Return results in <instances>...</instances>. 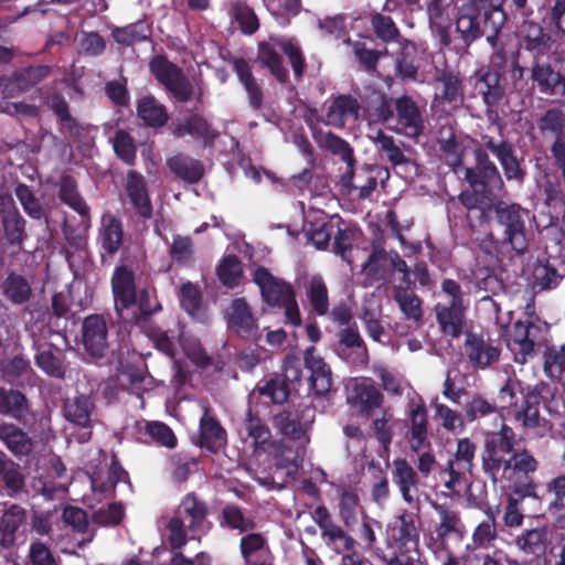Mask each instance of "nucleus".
Masks as SVG:
<instances>
[{
    "label": "nucleus",
    "mask_w": 565,
    "mask_h": 565,
    "mask_svg": "<svg viewBox=\"0 0 565 565\" xmlns=\"http://www.w3.org/2000/svg\"><path fill=\"white\" fill-rule=\"evenodd\" d=\"M514 437L513 429L502 425L498 433L488 435L486 439L482 465L494 483L511 482L519 472L530 473L537 468V461L526 450H513Z\"/></svg>",
    "instance_id": "f257e3e1"
},
{
    "label": "nucleus",
    "mask_w": 565,
    "mask_h": 565,
    "mask_svg": "<svg viewBox=\"0 0 565 565\" xmlns=\"http://www.w3.org/2000/svg\"><path fill=\"white\" fill-rule=\"evenodd\" d=\"M499 398L502 407H509L514 419L524 428L534 429L540 437L551 429L548 423L540 417L537 396L525 393L519 380L509 379L501 387Z\"/></svg>",
    "instance_id": "f03ea898"
},
{
    "label": "nucleus",
    "mask_w": 565,
    "mask_h": 565,
    "mask_svg": "<svg viewBox=\"0 0 565 565\" xmlns=\"http://www.w3.org/2000/svg\"><path fill=\"white\" fill-rule=\"evenodd\" d=\"M111 285L115 309L124 321H136L139 315L147 316L152 311L149 291L142 290L137 302L132 271L127 267H118L115 270Z\"/></svg>",
    "instance_id": "7ed1b4c3"
},
{
    "label": "nucleus",
    "mask_w": 565,
    "mask_h": 565,
    "mask_svg": "<svg viewBox=\"0 0 565 565\" xmlns=\"http://www.w3.org/2000/svg\"><path fill=\"white\" fill-rule=\"evenodd\" d=\"M254 281L258 286L266 303L284 309L286 322L292 326L301 323L299 307L290 285L275 277L265 267H257L255 269Z\"/></svg>",
    "instance_id": "20e7f679"
},
{
    "label": "nucleus",
    "mask_w": 565,
    "mask_h": 565,
    "mask_svg": "<svg viewBox=\"0 0 565 565\" xmlns=\"http://www.w3.org/2000/svg\"><path fill=\"white\" fill-rule=\"evenodd\" d=\"M279 52H284L288 56L295 74L301 76L305 62L300 46L294 39L270 38L269 41L260 43L258 58L279 82H285L288 71L282 64Z\"/></svg>",
    "instance_id": "39448f33"
},
{
    "label": "nucleus",
    "mask_w": 565,
    "mask_h": 565,
    "mask_svg": "<svg viewBox=\"0 0 565 565\" xmlns=\"http://www.w3.org/2000/svg\"><path fill=\"white\" fill-rule=\"evenodd\" d=\"M150 339L159 351L173 360L180 381H184L186 374L177 359L179 348L183 351L186 359L198 367H204L210 362V358L202 349L200 342L195 338L186 335L183 330L179 331L177 341H174V335H169L167 332L161 330L152 331L150 333Z\"/></svg>",
    "instance_id": "423d86ee"
},
{
    "label": "nucleus",
    "mask_w": 565,
    "mask_h": 565,
    "mask_svg": "<svg viewBox=\"0 0 565 565\" xmlns=\"http://www.w3.org/2000/svg\"><path fill=\"white\" fill-rule=\"evenodd\" d=\"M443 294L447 300L436 306L437 321L441 330L454 338L460 335L465 321V306L460 286L451 279L444 280Z\"/></svg>",
    "instance_id": "0eeeda50"
},
{
    "label": "nucleus",
    "mask_w": 565,
    "mask_h": 565,
    "mask_svg": "<svg viewBox=\"0 0 565 565\" xmlns=\"http://www.w3.org/2000/svg\"><path fill=\"white\" fill-rule=\"evenodd\" d=\"M277 427L285 437L296 444L295 454L278 462L277 472H285L288 478L294 479L302 461L305 448L310 441L309 424L300 423L290 415H280L277 418Z\"/></svg>",
    "instance_id": "6e6552de"
},
{
    "label": "nucleus",
    "mask_w": 565,
    "mask_h": 565,
    "mask_svg": "<svg viewBox=\"0 0 565 565\" xmlns=\"http://www.w3.org/2000/svg\"><path fill=\"white\" fill-rule=\"evenodd\" d=\"M418 539L419 532L414 515L407 511H402L393 521L387 523L385 529L386 545L393 548L395 553L390 564L398 563L397 554L416 550Z\"/></svg>",
    "instance_id": "1a4fd4ad"
},
{
    "label": "nucleus",
    "mask_w": 565,
    "mask_h": 565,
    "mask_svg": "<svg viewBox=\"0 0 565 565\" xmlns=\"http://www.w3.org/2000/svg\"><path fill=\"white\" fill-rule=\"evenodd\" d=\"M541 327L532 317L516 321L508 332V347L514 354L515 362L523 364L535 354V345Z\"/></svg>",
    "instance_id": "9d476101"
},
{
    "label": "nucleus",
    "mask_w": 565,
    "mask_h": 565,
    "mask_svg": "<svg viewBox=\"0 0 565 565\" xmlns=\"http://www.w3.org/2000/svg\"><path fill=\"white\" fill-rule=\"evenodd\" d=\"M476 445L469 438H460L457 441V449L454 459L447 466L448 480L445 487L452 492H459L458 487L466 475L470 473L473 467Z\"/></svg>",
    "instance_id": "9b49d317"
},
{
    "label": "nucleus",
    "mask_w": 565,
    "mask_h": 565,
    "mask_svg": "<svg viewBox=\"0 0 565 565\" xmlns=\"http://www.w3.org/2000/svg\"><path fill=\"white\" fill-rule=\"evenodd\" d=\"M498 220L505 228L507 239L518 253L526 249L527 243L524 234L523 210L516 204L499 203L495 206Z\"/></svg>",
    "instance_id": "f8f14e48"
},
{
    "label": "nucleus",
    "mask_w": 565,
    "mask_h": 565,
    "mask_svg": "<svg viewBox=\"0 0 565 565\" xmlns=\"http://www.w3.org/2000/svg\"><path fill=\"white\" fill-rule=\"evenodd\" d=\"M151 73L163 84L173 96L185 102L191 95V86L183 77L180 70L162 56H156L150 62Z\"/></svg>",
    "instance_id": "ddd939ff"
},
{
    "label": "nucleus",
    "mask_w": 565,
    "mask_h": 565,
    "mask_svg": "<svg viewBox=\"0 0 565 565\" xmlns=\"http://www.w3.org/2000/svg\"><path fill=\"white\" fill-rule=\"evenodd\" d=\"M301 212L305 217V233L309 242H311L318 249H323L329 244L333 230L338 226L340 221L339 216H332L328 223L324 222V213L317 209L311 207L308 213L305 212V204L299 203Z\"/></svg>",
    "instance_id": "4468645a"
},
{
    "label": "nucleus",
    "mask_w": 565,
    "mask_h": 565,
    "mask_svg": "<svg viewBox=\"0 0 565 565\" xmlns=\"http://www.w3.org/2000/svg\"><path fill=\"white\" fill-rule=\"evenodd\" d=\"M174 515L182 519L184 523L188 521L186 527L192 533V539H199L209 530L206 521L207 508L193 493H189L183 498Z\"/></svg>",
    "instance_id": "2eb2a0df"
},
{
    "label": "nucleus",
    "mask_w": 565,
    "mask_h": 565,
    "mask_svg": "<svg viewBox=\"0 0 565 565\" xmlns=\"http://www.w3.org/2000/svg\"><path fill=\"white\" fill-rule=\"evenodd\" d=\"M452 11L454 8L448 0H431L427 6L429 28L440 46L450 44Z\"/></svg>",
    "instance_id": "dca6fc26"
},
{
    "label": "nucleus",
    "mask_w": 565,
    "mask_h": 565,
    "mask_svg": "<svg viewBox=\"0 0 565 565\" xmlns=\"http://www.w3.org/2000/svg\"><path fill=\"white\" fill-rule=\"evenodd\" d=\"M105 479L100 472L90 476L92 494L85 501L90 509H95L97 503L110 499L114 495L115 486L125 478V471L118 462L113 461L109 466Z\"/></svg>",
    "instance_id": "f3484780"
},
{
    "label": "nucleus",
    "mask_w": 565,
    "mask_h": 565,
    "mask_svg": "<svg viewBox=\"0 0 565 565\" xmlns=\"http://www.w3.org/2000/svg\"><path fill=\"white\" fill-rule=\"evenodd\" d=\"M47 74L46 67H30L12 76L0 77V98L14 97L35 85Z\"/></svg>",
    "instance_id": "a211bd4d"
},
{
    "label": "nucleus",
    "mask_w": 565,
    "mask_h": 565,
    "mask_svg": "<svg viewBox=\"0 0 565 565\" xmlns=\"http://www.w3.org/2000/svg\"><path fill=\"white\" fill-rule=\"evenodd\" d=\"M83 343L94 358L103 356L108 348L106 321L100 316H89L83 322Z\"/></svg>",
    "instance_id": "6ab92c4d"
},
{
    "label": "nucleus",
    "mask_w": 565,
    "mask_h": 565,
    "mask_svg": "<svg viewBox=\"0 0 565 565\" xmlns=\"http://www.w3.org/2000/svg\"><path fill=\"white\" fill-rule=\"evenodd\" d=\"M392 480L398 488L403 500L408 504L417 501L418 478L414 468L405 459L392 462Z\"/></svg>",
    "instance_id": "aec40b11"
},
{
    "label": "nucleus",
    "mask_w": 565,
    "mask_h": 565,
    "mask_svg": "<svg viewBox=\"0 0 565 565\" xmlns=\"http://www.w3.org/2000/svg\"><path fill=\"white\" fill-rule=\"evenodd\" d=\"M397 127L396 130L406 137H418L424 122L419 109L409 97H402L396 100Z\"/></svg>",
    "instance_id": "412c9836"
},
{
    "label": "nucleus",
    "mask_w": 565,
    "mask_h": 565,
    "mask_svg": "<svg viewBox=\"0 0 565 565\" xmlns=\"http://www.w3.org/2000/svg\"><path fill=\"white\" fill-rule=\"evenodd\" d=\"M465 350L469 362L478 369H486L500 358L499 348L473 333L467 334Z\"/></svg>",
    "instance_id": "4be33fe9"
},
{
    "label": "nucleus",
    "mask_w": 565,
    "mask_h": 565,
    "mask_svg": "<svg viewBox=\"0 0 565 565\" xmlns=\"http://www.w3.org/2000/svg\"><path fill=\"white\" fill-rule=\"evenodd\" d=\"M409 446L418 451L427 439V409L422 398L411 401L408 405Z\"/></svg>",
    "instance_id": "5701e85b"
},
{
    "label": "nucleus",
    "mask_w": 565,
    "mask_h": 565,
    "mask_svg": "<svg viewBox=\"0 0 565 565\" xmlns=\"http://www.w3.org/2000/svg\"><path fill=\"white\" fill-rule=\"evenodd\" d=\"M305 362L310 371L311 387L317 395H324L332 385V373L324 361L315 354V348L306 350Z\"/></svg>",
    "instance_id": "b1692460"
},
{
    "label": "nucleus",
    "mask_w": 565,
    "mask_h": 565,
    "mask_svg": "<svg viewBox=\"0 0 565 565\" xmlns=\"http://www.w3.org/2000/svg\"><path fill=\"white\" fill-rule=\"evenodd\" d=\"M347 399L361 411H370L381 405L383 396L369 380H362L348 386Z\"/></svg>",
    "instance_id": "393cba45"
},
{
    "label": "nucleus",
    "mask_w": 565,
    "mask_h": 565,
    "mask_svg": "<svg viewBox=\"0 0 565 565\" xmlns=\"http://www.w3.org/2000/svg\"><path fill=\"white\" fill-rule=\"evenodd\" d=\"M456 30L467 45L482 35L483 32L479 23V9L476 2L469 1L459 8Z\"/></svg>",
    "instance_id": "a878e982"
},
{
    "label": "nucleus",
    "mask_w": 565,
    "mask_h": 565,
    "mask_svg": "<svg viewBox=\"0 0 565 565\" xmlns=\"http://www.w3.org/2000/svg\"><path fill=\"white\" fill-rule=\"evenodd\" d=\"M433 508L438 515L435 532L444 541L452 535L462 537L466 530L460 519L459 512L447 504L433 503Z\"/></svg>",
    "instance_id": "bb28decb"
},
{
    "label": "nucleus",
    "mask_w": 565,
    "mask_h": 565,
    "mask_svg": "<svg viewBox=\"0 0 565 565\" xmlns=\"http://www.w3.org/2000/svg\"><path fill=\"white\" fill-rule=\"evenodd\" d=\"M360 106L355 98L341 95L329 106L326 114V121L333 127H343L359 118Z\"/></svg>",
    "instance_id": "cd10ccee"
},
{
    "label": "nucleus",
    "mask_w": 565,
    "mask_h": 565,
    "mask_svg": "<svg viewBox=\"0 0 565 565\" xmlns=\"http://www.w3.org/2000/svg\"><path fill=\"white\" fill-rule=\"evenodd\" d=\"M228 327L239 334H248L255 328V319L244 298L234 299L226 311Z\"/></svg>",
    "instance_id": "c85d7f7f"
},
{
    "label": "nucleus",
    "mask_w": 565,
    "mask_h": 565,
    "mask_svg": "<svg viewBox=\"0 0 565 565\" xmlns=\"http://www.w3.org/2000/svg\"><path fill=\"white\" fill-rule=\"evenodd\" d=\"M200 443L211 451H217L226 444L225 430L206 411L200 419Z\"/></svg>",
    "instance_id": "c756f323"
},
{
    "label": "nucleus",
    "mask_w": 565,
    "mask_h": 565,
    "mask_svg": "<svg viewBox=\"0 0 565 565\" xmlns=\"http://www.w3.org/2000/svg\"><path fill=\"white\" fill-rule=\"evenodd\" d=\"M241 553L246 565H269V550L262 534L250 533L241 540Z\"/></svg>",
    "instance_id": "7c9ffc66"
},
{
    "label": "nucleus",
    "mask_w": 565,
    "mask_h": 565,
    "mask_svg": "<svg viewBox=\"0 0 565 565\" xmlns=\"http://www.w3.org/2000/svg\"><path fill=\"white\" fill-rule=\"evenodd\" d=\"M0 213L7 238L11 243H21L23 238L24 221L20 216L11 198H1Z\"/></svg>",
    "instance_id": "2f4dec72"
},
{
    "label": "nucleus",
    "mask_w": 565,
    "mask_h": 565,
    "mask_svg": "<svg viewBox=\"0 0 565 565\" xmlns=\"http://www.w3.org/2000/svg\"><path fill=\"white\" fill-rule=\"evenodd\" d=\"M173 135L177 137L190 135L194 139L203 141L204 145H210L216 137L209 122L199 115H192L188 119L179 121L173 128Z\"/></svg>",
    "instance_id": "473e14b6"
},
{
    "label": "nucleus",
    "mask_w": 565,
    "mask_h": 565,
    "mask_svg": "<svg viewBox=\"0 0 565 565\" xmlns=\"http://www.w3.org/2000/svg\"><path fill=\"white\" fill-rule=\"evenodd\" d=\"M98 239L106 253L115 254L122 243L121 222L111 214L103 215Z\"/></svg>",
    "instance_id": "72a5a7b5"
},
{
    "label": "nucleus",
    "mask_w": 565,
    "mask_h": 565,
    "mask_svg": "<svg viewBox=\"0 0 565 565\" xmlns=\"http://www.w3.org/2000/svg\"><path fill=\"white\" fill-rule=\"evenodd\" d=\"M532 78L537 83L540 90L548 95H565V78L554 72L550 65L535 64Z\"/></svg>",
    "instance_id": "f704fd0d"
},
{
    "label": "nucleus",
    "mask_w": 565,
    "mask_h": 565,
    "mask_svg": "<svg viewBox=\"0 0 565 565\" xmlns=\"http://www.w3.org/2000/svg\"><path fill=\"white\" fill-rule=\"evenodd\" d=\"M126 190L130 202L138 213L143 217H149L151 215V204L143 178L134 171L129 172Z\"/></svg>",
    "instance_id": "c9c22d12"
},
{
    "label": "nucleus",
    "mask_w": 565,
    "mask_h": 565,
    "mask_svg": "<svg viewBox=\"0 0 565 565\" xmlns=\"http://www.w3.org/2000/svg\"><path fill=\"white\" fill-rule=\"evenodd\" d=\"M487 147L500 161L508 180L521 181L523 179V171L508 143L489 141Z\"/></svg>",
    "instance_id": "e433bc0d"
},
{
    "label": "nucleus",
    "mask_w": 565,
    "mask_h": 565,
    "mask_svg": "<svg viewBox=\"0 0 565 565\" xmlns=\"http://www.w3.org/2000/svg\"><path fill=\"white\" fill-rule=\"evenodd\" d=\"M170 170L182 180L194 183L203 175V167L200 161L178 154L168 159Z\"/></svg>",
    "instance_id": "4c0bfd02"
},
{
    "label": "nucleus",
    "mask_w": 565,
    "mask_h": 565,
    "mask_svg": "<svg viewBox=\"0 0 565 565\" xmlns=\"http://www.w3.org/2000/svg\"><path fill=\"white\" fill-rule=\"evenodd\" d=\"M137 111L140 119L153 128L163 126L168 120V114L163 105L150 96H146L138 102Z\"/></svg>",
    "instance_id": "58836bf2"
},
{
    "label": "nucleus",
    "mask_w": 565,
    "mask_h": 565,
    "mask_svg": "<svg viewBox=\"0 0 565 565\" xmlns=\"http://www.w3.org/2000/svg\"><path fill=\"white\" fill-rule=\"evenodd\" d=\"M92 401L87 395H78L67 399L64 405L65 418L74 424L86 427L90 422Z\"/></svg>",
    "instance_id": "ea45409f"
},
{
    "label": "nucleus",
    "mask_w": 565,
    "mask_h": 565,
    "mask_svg": "<svg viewBox=\"0 0 565 565\" xmlns=\"http://www.w3.org/2000/svg\"><path fill=\"white\" fill-rule=\"evenodd\" d=\"M28 412V402L22 393L0 388V414L9 415L21 420L26 416Z\"/></svg>",
    "instance_id": "a19ab883"
},
{
    "label": "nucleus",
    "mask_w": 565,
    "mask_h": 565,
    "mask_svg": "<svg viewBox=\"0 0 565 565\" xmlns=\"http://www.w3.org/2000/svg\"><path fill=\"white\" fill-rule=\"evenodd\" d=\"M139 431L143 433L151 443L167 448L177 446V437L172 429L162 422L151 420L140 424Z\"/></svg>",
    "instance_id": "79ce46f5"
},
{
    "label": "nucleus",
    "mask_w": 565,
    "mask_h": 565,
    "mask_svg": "<svg viewBox=\"0 0 565 565\" xmlns=\"http://www.w3.org/2000/svg\"><path fill=\"white\" fill-rule=\"evenodd\" d=\"M525 47L529 51L543 55L551 49V38L545 34L542 28L533 22H525L521 30Z\"/></svg>",
    "instance_id": "37998d69"
},
{
    "label": "nucleus",
    "mask_w": 565,
    "mask_h": 565,
    "mask_svg": "<svg viewBox=\"0 0 565 565\" xmlns=\"http://www.w3.org/2000/svg\"><path fill=\"white\" fill-rule=\"evenodd\" d=\"M0 438L14 455H28L32 449L28 436L13 425H1Z\"/></svg>",
    "instance_id": "c03bdc74"
},
{
    "label": "nucleus",
    "mask_w": 565,
    "mask_h": 565,
    "mask_svg": "<svg viewBox=\"0 0 565 565\" xmlns=\"http://www.w3.org/2000/svg\"><path fill=\"white\" fill-rule=\"evenodd\" d=\"M216 274L222 285L234 288L239 284L243 275L242 264L236 256L227 255L220 262Z\"/></svg>",
    "instance_id": "a18cd8bd"
},
{
    "label": "nucleus",
    "mask_w": 565,
    "mask_h": 565,
    "mask_svg": "<svg viewBox=\"0 0 565 565\" xmlns=\"http://www.w3.org/2000/svg\"><path fill=\"white\" fill-rule=\"evenodd\" d=\"M234 71L248 94L250 105L254 108L259 107L262 103V93L250 73L248 64L244 60H236L234 62Z\"/></svg>",
    "instance_id": "49530a36"
},
{
    "label": "nucleus",
    "mask_w": 565,
    "mask_h": 565,
    "mask_svg": "<svg viewBox=\"0 0 565 565\" xmlns=\"http://www.w3.org/2000/svg\"><path fill=\"white\" fill-rule=\"evenodd\" d=\"M307 296L313 310L318 315H324L328 311V290L323 279L320 276L311 277L307 288Z\"/></svg>",
    "instance_id": "de8ad7c7"
},
{
    "label": "nucleus",
    "mask_w": 565,
    "mask_h": 565,
    "mask_svg": "<svg viewBox=\"0 0 565 565\" xmlns=\"http://www.w3.org/2000/svg\"><path fill=\"white\" fill-rule=\"evenodd\" d=\"M388 255L383 249H374L362 267L370 281L383 279L388 270Z\"/></svg>",
    "instance_id": "09e8293b"
},
{
    "label": "nucleus",
    "mask_w": 565,
    "mask_h": 565,
    "mask_svg": "<svg viewBox=\"0 0 565 565\" xmlns=\"http://www.w3.org/2000/svg\"><path fill=\"white\" fill-rule=\"evenodd\" d=\"M476 87L483 95V100L487 105H495L502 96V89L499 86V75L494 72L482 73Z\"/></svg>",
    "instance_id": "8fccbe9b"
},
{
    "label": "nucleus",
    "mask_w": 565,
    "mask_h": 565,
    "mask_svg": "<svg viewBox=\"0 0 565 565\" xmlns=\"http://www.w3.org/2000/svg\"><path fill=\"white\" fill-rule=\"evenodd\" d=\"M4 296L14 303L25 302L31 295L29 282L19 275H10L3 282Z\"/></svg>",
    "instance_id": "3c124183"
},
{
    "label": "nucleus",
    "mask_w": 565,
    "mask_h": 565,
    "mask_svg": "<svg viewBox=\"0 0 565 565\" xmlns=\"http://www.w3.org/2000/svg\"><path fill=\"white\" fill-rule=\"evenodd\" d=\"M545 527H536L525 531L515 540L516 546L525 553H536L544 548L546 542Z\"/></svg>",
    "instance_id": "603ef678"
},
{
    "label": "nucleus",
    "mask_w": 565,
    "mask_h": 565,
    "mask_svg": "<svg viewBox=\"0 0 565 565\" xmlns=\"http://www.w3.org/2000/svg\"><path fill=\"white\" fill-rule=\"evenodd\" d=\"M395 299L406 318L414 319L416 321L422 318L420 300L414 292L397 287L395 291Z\"/></svg>",
    "instance_id": "864d4df0"
},
{
    "label": "nucleus",
    "mask_w": 565,
    "mask_h": 565,
    "mask_svg": "<svg viewBox=\"0 0 565 565\" xmlns=\"http://www.w3.org/2000/svg\"><path fill=\"white\" fill-rule=\"evenodd\" d=\"M61 200L75 210L81 215L88 213V206L78 195L74 181L71 178H64L60 188Z\"/></svg>",
    "instance_id": "5fc2aeb1"
},
{
    "label": "nucleus",
    "mask_w": 565,
    "mask_h": 565,
    "mask_svg": "<svg viewBox=\"0 0 565 565\" xmlns=\"http://www.w3.org/2000/svg\"><path fill=\"white\" fill-rule=\"evenodd\" d=\"M544 371L551 379L565 377V347L550 349L545 353Z\"/></svg>",
    "instance_id": "6e6d98bb"
},
{
    "label": "nucleus",
    "mask_w": 565,
    "mask_h": 565,
    "mask_svg": "<svg viewBox=\"0 0 565 565\" xmlns=\"http://www.w3.org/2000/svg\"><path fill=\"white\" fill-rule=\"evenodd\" d=\"M113 36L119 44L130 45L135 42L146 40L148 34L146 25L138 22L124 28H116L113 31Z\"/></svg>",
    "instance_id": "4d7b16f0"
},
{
    "label": "nucleus",
    "mask_w": 565,
    "mask_h": 565,
    "mask_svg": "<svg viewBox=\"0 0 565 565\" xmlns=\"http://www.w3.org/2000/svg\"><path fill=\"white\" fill-rule=\"evenodd\" d=\"M233 17L245 34H253L259 28L255 12L247 6L237 3L233 9Z\"/></svg>",
    "instance_id": "13d9d810"
},
{
    "label": "nucleus",
    "mask_w": 565,
    "mask_h": 565,
    "mask_svg": "<svg viewBox=\"0 0 565 565\" xmlns=\"http://www.w3.org/2000/svg\"><path fill=\"white\" fill-rule=\"evenodd\" d=\"M374 142L386 153L388 160L394 166L403 164L407 161L394 139L391 136L385 135L383 131H377L374 137Z\"/></svg>",
    "instance_id": "bf43d9fd"
},
{
    "label": "nucleus",
    "mask_w": 565,
    "mask_h": 565,
    "mask_svg": "<svg viewBox=\"0 0 565 565\" xmlns=\"http://www.w3.org/2000/svg\"><path fill=\"white\" fill-rule=\"evenodd\" d=\"M124 516V508L118 503H108L96 509L93 519L102 525H117Z\"/></svg>",
    "instance_id": "052dcab7"
},
{
    "label": "nucleus",
    "mask_w": 565,
    "mask_h": 565,
    "mask_svg": "<svg viewBox=\"0 0 565 565\" xmlns=\"http://www.w3.org/2000/svg\"><path fill=\"white\" fill-rule=\"evenodd\" d=\"M265 6L277 18L295 17L301 8L300 0H264Z\"/></svg>",
    "instance_id": "680f3d73"
},
{
    "label": "nucleus",
    "mask_w": 565,
    "mask_h": 565,
    "mask_svg": "<svg viewBox=\"0 0 565 565\" xmlns=\"http://www.w3.org/2000/svg\"><path fill=\"white\" fill-rule=\"evenodd\" d=\"M180 302L182 308L192 317H194L201 305V297L198 288L191 282L182 285L180 290Z\"/></svg>",
    "instance_id": "e2e57ef3"
},
{
    "label": "nucleus",
    "mask_w": 565,
    "mask_h": 565,
    "mask_svg": "<svg viewBox=\"0 0 565 565\" xmlns=\"http://www.w3.org/2000/svg\"><path fill=\"white\" fill-rule=\"evenodd\" d=\"M564 125V113L559 109H550L541 118L540 129L542 132H551L558 137L563 134Z\"/></svg>",
    "instance_id": "0e129e2a"
},
{
    "label": "nucleus",
    "mask_w": 565,
    "mask_h": 565,
    "mask_svg": "<svg viewBox=\"0 0 565 565\" xmlns=\"http://www.w3.org/2000/svg\"><path fill=\"white\" fill-rule=\"evenodd\" d=\"M15 195L23 206L25 213L33 218H40L42 216V209L39 201L34 198L29 186L19 184L15 189Z\"/></svg>",
    "instance_id": "69168bd1"
},
{
    "label": "nucleus",
    "mask_w": 565,
    "mask_h": 565,
    "mask_svg": "<svg viewBox=\"0 0 565 565\" xmlns=\"http://www.w3.org/2000/svg\"><path fill=\"white\" fill-rule=\"evenodd\" d=\"M38 366L46 374L55 377L64 376V367L60 360L50 351L43 350L35 356Z\"/></svg>",
    "instance_id": "338daca9"
},
{
    "label": "nucleus",
    "mask_w": 565,
    "mask_h": 565,
    "mask_svg": "<svg viewBox=\"0 0 565 565\" xmlns=\"http://www.w3.org/2000/svg\"><path fill=\"white\" fill-rule=\"evenodd\" d=\"M114 150L125 162L131 164L136 157L132 138L125 131H118L114 138Z\"/></svg>",
    "instance_id": "774afa93"
}]
</instances>
